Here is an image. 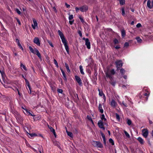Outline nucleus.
Returning <instances> with one entry per match:
<instances>
[{"instance_id": "nucleus-47", "label": "nucleus", "mask_w": 153, "mask_h": 153, "mask_svg": "<svg viewBox=\"0 0 153 153\" xmlns=\"http://www.w3.org/2000/svg\"><path fill=\"white\" fill-rule=\"evenodd\" d=\"M62 75H63V78H64V79L65 80H67V78H66V76L65 74L64 73V74H62Z\"/></svg>"}, {"instance_id": "nucleus-34", "label": "nucleus", "mask_w": 153, "mask_h": 153, "mask_svg": "<svg viewBox=\"0 0 153 153\" xmlns=\"http://www.w3.org/2000/svg\"><path fill=\"white\" fill-rule=\"evenodd\" d=\"M47 42L49 43V45L52 47H53V46L52 43V42L49 40H47Z\"/></svg>"}, {"instance_id": "nucleus-40", "label": "nucleus", "mask_w": 153, "mask_h": 153, "mask_svg": "<svg viewBox=\"0 0 153 153\" xmlns=\"http://www.w3.org/2000/svg\"><path fill=\"white\" fill-rule=\"evenodd\" d=\"M57 91L58 92L62 94L63 92V91L62 89H57Z\"/></svg>"}, {"instance_id": "nucleus-42", "label": "nucleus", "mask_w": 153, "mask_h": 153, "mask_svg": "<svg viewBox=\"0 0 153 153\" xmlns=\"http://www.w3.org/2000/svg\"><path fill=\"white\" fill-rule=\"evenodd\" d=\"M65 5L67 8H69L71 7L70 5L69 4H68L67 3H65Z\"/></svg>"}, {"instance_id": "nucleus-31", "label": "nucleus", "mask_w": 153, "mask_h": 153, "mask_svg": "<svg viewBox=\"0 0 153 153\" xmlns=\"http://www.w3.org/2000/svg\"><path fill=\"white\" fill-rule=\"evenodd\" d=\"M131 123L132 122L131 120L129 119H127V123L129 126L131 124Z\"/></svg>"}, {"instance_id": "nucleus-55", "label": "nucleus", "mask_w": 153, "mask_h": 153, "mask_svg": "<svg viewBox=\"0 0 153 153\" xmlns=\"http://www.w3.org/2000/svg\"><path fill=\"white\" fill-rule=\"evenodd\" d=\"M78 33L79 34V36L81 37H82V33L80 31V30L78 32Z\"/></svg>"}, {"instance_id": "nucleus-46", "label": "nucleus", "mask_w": 153, "mask_h": 153, "mask_svg": "<svg viewBox=\"0 0 153 153\" xmlns=\"http://www.w3.org/2000/svg\"><path fill=\"white\" fill-rule=\"evenodd\" d=\"M129 45V44L127 42L125 43L124 45V47H127Z\"/></svg>"}, {"instance_id": "nucleus-36", "label": "nucleus", "mask_w": 153, "mask_h": 153, "mask_svg": "<svg viewBox=\"0 0 153 153\" xmlns=\"http://www.w3.org/2000/svg\"><path fill=\"white\" fill-rule=\"evenodd\" d=\"M73 18H74V17H73V15H69V16L68 17V19L69 20H71L73 19Z\"/></svg>"}, {"instance_id": "nucleus-62", "label": "nucleus", "mask_w": 153, "mask_h": 153, "mask_svg": "<svg viewBox=\"0 0 153 153\" xmlns=\"http://www.w3.org/2000/svg\"><path fill=\"white\" fill-rule=\"evenodd\" d=\"M103 142H104V145H105V146H106V143L105 139V140L103 139Z\"/></svg>"}, {"instance_id": "nucleus-61", "label": "nucleus", "mask_w": 153, "mask_h": 153, "mask_svg": "<svg viewBox=\"0 0 153 153\" xmlns=\"http://www.w3.org/2000/svg\"><path fill=\"white\" fill-rule=\"evenodd\" d=\"M16 42L17 43V44L20 43L18 39H16Z\"/></svg>"}, {"instance_id": "nucleus-43", "label": "nucleus", "mask_w": 153, "mask_h": 153, "mask_svg": "<svg viewBox=\"0 0 153 153\" xmlns=\"http://www.w3.org/2000/svg\"><path fill=\"white\" fill-rule=\"evenodd\" d=\"M79 18L80 19V21H81L82 22H84V20L83 19V18L81 17L80 16H79Z\"/></svg>"}, {"instance_id": "nucleus-57", "label": "nucleus", "mask_w": 153, "mask_h": 153, "mask_svg": "<svg viewBox=\"0 0 153 153\" xmlns=\"http://www.w3.org/2000/svg\"><path fill=\"white\" fill-rule=\"evenodd\" d=\"M16 20L18 23L19 24V25H20L21 24V22L18 19H17V18H16Z\"/></svg>"}, {"instance_id": "nucleus-53", "label": "nucleus", "mask_w": 153, "mask_h": 153, "mask_svg": "<svg viewBox=\"0 0 153 153\" xmlns=\"http://www.w3.org/2000/svg\"><path fill=\"white\" fill-rule=\"evenodd\" d=\"M54 64L57 67H58V63H57L55 59H54Z\"/></svg>"}, {"instance_id": "nucleus-45", "label": "nucleus", "mask_w": 153, "mask_h": 153, "mask_svg": "<svg viewBox=\"0 0 153 153\" xmlns=\"http://www.w3.org/2000/svg\"><path fill=\"white\" fill-rule=\"evenodd\" d=\"M123 106L126 107L128 106V105L127 104L125 103L124 101H123L122 102V106Z\"/></svg>"}, {"instance_id": "nucleus-6", "label": "nucleus", "mask_w": 153, "mask_h": 153, "mask_svg": "<svg viewBox=\"0 0 153 153\" xmlns=\"http://www.w3.org/2000/svg\"><path fill=\"white\" fill-rule=\"evenodd\" d=\"M79 10L82 12H86L88 9V7L86 5H84L79 8Z\"/></svg>"}, {"instance_id": "nucleus-24", "label": "nucleus", "mask_w": 153, "mask_h": 153, "mask_svg": "<svg viewBox=\"0 0 153 153\" xmlns=\"http://www.w3.org/2000/svg\"><path fill=\"white\" fill-rule=\"evenodd\" d=\"M66 132L68 136H69L71 137H73V135L72 132L70 131H66Z\"/></svg>"}, {"instance_id": "nucleus-59", "label": "nucleus", "mask_w": 153, "mask_h": 153, "mask_svg": "<svg viewBox=\"0 0 153 153\" xmlns=\"http://www.w3.org/2000/svg\"><path fill=\"white\" fill-rule=\"evenodd\" d=\"M75 10H76V12L77 13L78 12L79 10V8L77 7H76L75 8Z\"/></svg>"}, {"instance_id": "nucleus-2", "label": "nucleus", "mask_w": 153, "mask_h": 153, "mask_svg": "<svg viewBox=\"0 0 153 153\" xmlns=\"http://www.w3.org/2000/svg\"><path fill=\"white\" fill-rule=\"evenodd\" d=\"M115 73V71L114 69H112L110 70H108L105 72L106 76L108 77L110 79H112L111 75H114Z\"/></svg>"}, {"instance_id": "nucleus-30", "label": "nucleus", "mask_w": 153, "mask_h": 153, "mask_svg": "<svg viewBox=\"0 0 153 153\" xmlns=\"http://www.w3.org/2000/svg\"><path fill=\"white\" fill-rule=\"evenodd\" d=\"M136 39L137 41L138 42L141 43L142 41V39L139 37H137L136 38Z\"/></svg>"}, {"instance_id": "nucleus-33", "label": "nucleus", "mask_w": 153, "mask_h": 153, "mask_svg": "<svg viewBox=\"0 0 153 153\" xmlns=\"http://www.w3.org/2000/svg\"><path fill=\"white\" fill-rule=\"evenodd\" d=\"M122 15L123 16H124L125 15L124 9L122 8L121 10Z\"/></svg>"}, {"instance_id": "nucleus-60", "label": "nucleus", "mask_w": 153, "mask_h": 153, "mask_svg": "<svg viewBox=\"0 0 153 153\" xmlns=\"http://www.w3.org/2000/svg\"><path fill=\"white\" fill-rule=\"evenodd\" d=\"M13 87L14 88H11L13 89V90L14 91H17V90L16 89V88H17L16 87H15V86H13ZM11 88V87L10 88Z\"/></svg>"}, {"instance_id": "nucleus-32", "label": "nucleus", "mask_w": 153, "mask_h": 153, "mask_svg": "<svg viewBox=\"0 0 153 153\" xmlns=\"http://www.w3.org/2000/svg\"><path fill=\"white\" fill-rule=\"evenodd\" d=\"M109 142L112 145H114V141L111 138H110L109 139Z\"/></svg>"}, {"instance_id": "nucleus-14", "label": "nucleus", "mask_w": 153, "mask_h": 153, "mask_svg": "<svg viewBox=\"0 0 153 153\" xmlns=\"http://www.w3.org/2000/svg\"><path fill=\"white\" fill-rule=\"evenodd\" d=\"M99 92V95L100 96H103V98L105 101L106 100V97L105 95L104 94L103 92L101 91L100 89H98Z\"/></svg>"}, {"instance_id": "nucleus-15", "label": "nucleus", "mask_w": 153, "mask_h": 153, "mask_svg": "<svg viewBox=\"0 0 153 153\" xmlns=\"http://www.w3.org/2000/svg\"><path fill=\"white\" fill-rule=\"evenodd\" d=\"M98 125L100 128H102L103 130L105 129V128L103 126V123L101 120H100L99 121L98 123Z\"/></svg>"}, {"instance_id": "nucleus-19", "label": "nucleus", "mask_w": 153, "mask_h": 153, "mask_svg": "<svg viewBox=\"0 0 153 153\" xmlns=\"http://www.w3.org/2000/svg\"><path fill=\"white\" fill-rule=\"evenodd\" d=\"M99 109L100 111V112L101 113H102L103 112V110L102 109V106L101 104H99Z\"/></svg>"}, {"instance_id": "nucleus-16", "label": "nucleus", "mask_w": 153, "mask_h": 153, "mask_svg": "<svg viewBox=\"0 0 153 153\" xmlns=\"http://www.w3.org/2000/svg\"><path fill=\"white\" fill-rule=\"evenodd\" d=\"M48 127L50 129V131L53 133L54 136L56 137V132H55V130L52 127H51V126H49V125H48Z\"/></svg>"}, {"instance_id": "nucleus-58", "label": "nucleus", "mask_w": 153, "mask_h": 153, "mask_svg": "<svg viewBox=\"0 0 153 153\" xmlns=\"http://www.w3.org/2000/svg\"><path fill=\"white\" fill-rule=\"evenodd\" d=\"M16 89L17 91H18V93L19 96L21 95V94L19 92V90L18 88H16Z\"/></svg>"}, {"instance_id": "nucleus-18", "label": "nucleus", "mask_w": 153, "mask_h": 153, "mask_svg": "<svg viewBox=\"0 0 153 153\" xmlns=\"http://www.w3.org/2000/svg\"><path fill=\"white\" fill-rule=\"evenodd\" d=\"M137 140L140 143V144H143L144 143V141L143 139L141 137H139L137 139Z\"/></svg>"}, {"instance_id": "nucleus-39", "label": "nucleus", "mask_w": 153, "mask_h": 153, "mask_svg": "<svg viewBox=\"0 0 153 153\" xmlns=\"http://www.w3.org/2000/svg\"><path fill=\"white\" fill-rule=\"evenodd\" d=\"M124 132L125 134L127 137H130L129 134L126 131H124Z\"/></svg>"}, {"instance_id": "nucleus-56", "label": "nucleus", "mask_w": 153, "mask_h": 153, "mask_svg": "<svg viewBox=\"0 0 153 153\" xmlns=\"http://www.w3.org/2000/svg\"><path fill=\"white\" fill-rule=\"evenodd\" d=\"M30 135L31 137L35 136H36V134L35 133H32L30 134Z\"/></svg>"}, {"instance_id": "nucleus-21", "label": "nucleus", "mask_w": 153, "mask_h": 153, "mask_svg": "<svg viewBox=\"0 0 153 153\" xmlns=\"http://www.w3.org/2000/svg\"><path fill=\"white\" fill-rule=\"evenodd\" d=\"M25 111L27 113L29 114V115L32 116H35V115L33 114V113L32 112H30V111H28L27 109H26Z\"/></svg>"}, {"instance_id": "nucleus-35", "label": "nucleus", "mask_w": 153, "mask_h": 153, "mask_svg": "<svg viewBox=\"0 0 153 153\" xmlns=\"http://www.w3.org/2000/svg\"><path fill=\"white\" fill-rule=\"evenodd\" d=\"M112 79H113V78L112 79H110L111 80V81L110 82L111 84L112 85L114 86L115 85L116 82H113V81H112Z\"/></svg>"}, {"instance_id": "nucleus-23", "label": "nucleus", "mask_w": 153, "mask_h": 153, "mask_svg": "<svg viewBox=\"0 0 153 153\" xmlns=\"http://www.w3.org/2000/svg\"><path fill=\"white\" fill-rule=\"evenodd\" d=\"M65 67L67 69V71L69 73L70 72L68 65L66 63H65Z\"/></svg>"}, {"instance_id": "nucleus-50", "label": "nucleus", "mask_w": 153, "mask_h": 153, "mask_svg": "<svg viewBox=\"0 0 153 153\" xmlns=\"http://www.w3.org/2000/svg\"><path fill=\"white\" fill-rule=\"evenodd\" d=\"M74 22V20H69V23L71 25H72L73 23Z\"/></svg>"}, {"instance_id": "nucleus-64", "label": "nucleus", "mask_w": 153, "mask_h": 153, "mask_svg": "<svg viewBox=\"0 0 153 153\" xmlns=\"http://www.w3.org/2000/svg\"><path fill=\"white\" fill-rule=\"evenodd\" d=\"M115 48L116 49H118L120 48V47L119 46H117L115 47Z\"/></svg>"}, {"instance_id": "nucleus-22", "label": "nucleus", "mask_w": 153, "mask_h": 153, "mask_svg": "<svg viewBox=\"0 0 153 153\" xmlns=\"http://www.w3.org/2000/svg\"><path fill=\"white\" fill-rule=\"evenodd\" d=\"M35 54H36L40 59L41 58V54L38 50L36 51V53Z\"/></svg>"}, {"instance_id": "nucleus-38", "label": "nucleus", "mask_w": 153, "mask_h": 153, "mask_svg": "<svg viewBox=\"0 0 153 153\" xmlns=\"http://www.w3.org/2000/svg\"><path fill=\"white\" fill-rule=\"evenodd\" d=\"M120 72L122 74H124L125 72V71L123 69H121L120 70Z\"/></svg>"}, {"instance_id": "nucleus-13", "label": "nucleus", "mask_w": 153, "mask_h": 153, "mask_svg": "<svg viewBox=\"0 0 153 153\" xmlns=\"http://www.w3.org/2000/svg\"><path fill=\"white\" fill-rule=\"evenodd\" d=\"M86 41L85 42V44L87 46V48L88 49H90L91 47H90V42H89V41L88 39L86 38Z\"/></svg>"}, {"instance_id": "nucleus-4", "label": "nucleus", "mask_w": 153, "mask_h": 153, "mask_svg": "<svg viewBox=\"0 0 153 153\" xmlns=\"http://www.w3.org/2000/svg\"><path fill=\"white\" fill-rule=\"evenodd\" d=\"M33 24H32L31 26L33 29L34 30L38 28V24L37 21L35 19H33Z\"/></svg>"}, {"instance_id": "nucleus-37", "label": "nucleus", "mask_w": 153, "mask_h": 153, "mask_svg": "<svg viewBox=\"0 0 153 153\" xmlns=\"http://www.w3.org/2000/svg\"><path fill=\"white\" fill-rule=\"evenodd\" d=\"M121 34L122 36L124 37L125 36L126 34L124 30H122L121 31Z\"/></svg>"}, {"instance_id": "nucleus-9", "label": "nucleus", "mask_w": 153, "mask_h": 153, "mask_svg": "<svg viewBox=\"0 0 153 153\" xmlns=\"http://www.w3.org/2000/svg\"><path fill=\"white\" fill-rule=\"evenodd\" d=\"M110 105L113 108L116 107L117 105V103L114 100H111L110 103Z\"/></svg>"}, {"instance_id": "nucleus-1", "label": "nucleus", "mask_w": 153, "mask_h": 153, "mask_svg": "<svg viewBox=\"0 0 153 153\" xmlns=\"http://www.w3.org/2000/svg\"><path fill=\"white\" fill-rule=\"evenodd\" d=\"M58 33L59 36H60V37L62 40L63 43L64 45L65 48V49L67 53H68L69 54V47L67 44V40L65 39L64 35L62 33V32H61L60 30H58Z\"/></svg>"}, {"instance_id": "nucleus-49", "label": "nucleus", "mask_w": 153, "mask_h": 153, "mask_svg": "<svg viewBox=\"0 0 153 153\" xmlns=\"http://www.w3.org/2000/svg\"><path fill=\"white\" fill-rule=\"evenodd\" d=\"M114 42L115 44H118V41L116 39H114Z\"/></svg>"}, {"instance_id": "nucleus-12", "label": "nucleus", "mask_w": 153, "mask_h": 153, "mask_svg": "<svg viewBox=\"0 0 153 153\" xmlns=\"http://www.w3.org/2000/svg\"><path fill=\"white\" fill-rule=\"evenodd\" d=\"M0 73L3 79V80L4 82V83H6V80H5V74H4V73L1 71V70H0Z\"/></svg>"}, {"instance_id": "nucleus-41", "label": "nucleus", "mask_w": 153, "mask_h": 153, "mask_svg": "<svg viewBox=\"0 0 153 153\" xmlns=\"http://www.w3.org/2000/svg\"><path fill=\"white\" fill-rule=\"evenodd\" d=\"M15 11L16 12L19 14H20L21 13V12L18 9H15Z\"/></svg>"}, {"instance_id": "nucleus-7", "label": "nucleus", "mask_w": 153, "mask_h": 153, "mask_svg": "<svg viewBox=\"0 0 153 153\" xmlns=\"http://www.w3.org/2000/svg\"><path fill=\"white\" fill-rule=\"evenodd\" d=\"M117 69L121 68L123 65V63L121 61H117L115 62Z\"/></svg>"}, {"instance_id": "nucleus-3", "label": "nucleus", "mask_w": 153, "mask_h": 153, "mask_svg": "<svg viewBox=\"0 0 153 153\" xmlns=\"http://www.w3.org/2000/svg\"><path fill=\"white\" fill-rule=\"evenodd\" d=\"M91 143L94 147L100 148H102L103 147L102 144L99 141H93L91 142Z\"/></svg>"}, {"instance_id": "nucleus-27", "label": "nucleus", "mask_w": 153, "mask_h": 153, "mask_svg": "<svg viewBox=\"0 0 153 153\" xmlns=\"http://www.w3.org/2000/svg\"><path fill=\"white\" fill-rule=\"evenodd\" d=\"M101 120L103 121H105L106 120V119L105 118V116L103 114L102 115L101 117Z\"/></svg>"}, {"instance_id": "nucleus-11", "label": "nucleus", "mask_w": 153, "mask_h": 153, "mask_svg": "<svg viewBox=\"0 0 153 153\" xmlns=\"http://www.w3.org/2000/svg\"><path fill=\"white\" fill-rule=\"evenodd\" d=\"M147 7L149 9H151L153 7V5L152 4L151 1L150 0L147 1Z\"/></svg>"}, {"instance_id": "nucleus-17", "label": "nucleus", "mask_w": 153, "mask_h": 153, "mask_svg": "<svg viewBox=\"0 0 153 153\" xmlns=\"http://www.w3.org/2000/svg\"><path fill=\"white\" fill-rule=\"evenodd\" d=\"M29 49L30 50V51L31 52L34 54L36 53V51L38 50L36 48L33 49L31 46L29 47Z\"/></svg>"}, {"instance_id": "nucleus-48", "label": "nucleus", "mask_w": 153, "mask_h": 153, "mask_svg": "<svg viewBox=\"0 0 153 153\" xmlns=\"http://www.w3.org/2000/svg\"><path fill=\"white\" fill-rule=\"evenodd\" d=\"M18 45L20 49H21L22 50H23V49L22 47V46H21V45L20 44V43H19V44H18Z\"/></svg>"}, {"instance_id": "nucleus-28", "label": "nucleus", "mask_w": 153, "mask_h": 153, "mask_svg": "<svg viewBox=\"0 0 153 153\" xmlns=\"http://www.w3.org/2000/svg\"><path fill=\"white\" fill-rule=\"evenodd\" d=\"M120 4L121 5H123L125 4V0H120L119 1Z\"/></svg>"}, {"instance_id": "nucleus-5", "label": "nucleus", "mask_w": 153, "mask_h": 153, "mask_svg": "<svg viewBox=\"0 0 153 153\" xmlns=\"http://www.w3.org/2000/svg\"><path fill=\"white\" fill-rule=\"evenodd\" d=\"M142 135L145 138H146L148 135V131L146 128H144L142 130Z\"/></svg>"}, {"instance_id": "nucleus-44", "label": "nucleus", "mask_w": 153, "mask_h": 153, "mask_svg": "<svg viewBox=\"0 0 153 153\" xmlns=\"http://www.w3.org/2000/svg\"><path fill=\"white\" fill-rule=\"evenodd\" d=\"M1 82L5 88H11L10 87L8 86L7 85H6L5 84H4L2 82H1Z\"/></svg>"}, {"instance_id": "nucleus-20", "label": "nucleus", "mask_w": 153, "mask_h": 153, "mask_svg": "<svg viewBox=\"0 0 153 153\" xmlns=\"http://www.w3.org/2000/svg\"><path fill=\"white\" fill-rule=\"evenodd\" d=\"M80 71L81 73L83 75L84 74V73L83 71V69L82 66V65H80L79 66Z\"/></svg>"}, {"instance_id": "nucleus-25", "label": "nucleus", "mask_w": 153, "mask_h": 153, "mask_svg": "<svg viewBox=\"0 0 153 153\" xmlns=\"http://www.w3.org/2000/svg\"><path fill=\"white\" fill-rule=\"evenodd\" d=\"M25 80L26 82V84L27 85V87L29 88V89L30 90V86L28 82L26 79H25Z\"/></svg>"}, {"instance_id": "nucleus-10", "label": "nucleus", "mask_w": 153, "mask_h": 153, "mask_svg": "<svg viewBox=\"0 0 153 153\" xmlns=\"http://www.w3.org/2000/svg\"><path fill=\"white\" fill-rule=\"evenodd\" d=\"M33 42L38 45L39 46L40 45L39 40L37 37H35L33 39Z\"/></svg>"}, {"instance_id": "nucleus-29", "label": "nucleus", "mask_w": 153, "mask_h": 153, "mask_svg": "<svg viewBox=\"0 0 153 153\" xmlns=\"http://www.w3.org/2000/svg\"><path fill=\"white\" fill-rule=\"evenodd\" d=\"M21 67H22L23 69L27 71V68L25 67V66L23 65L22 63H21Z\"/></svg>"}, {"instance_id": "nucleus-63", "label": "nucleus", "mask_w": 153, "mask_h": 153, "mask_svg": "<svg viewBox=\"0 0 153 153\" xmlns=\"http://www.w3.org/2000/svg\"><path fill=\"white\" fill-rule=\"evenodd\" d=\"M61 69V71L62 72V74L65 73L64 71H63V70L62 69Z\"/></svg>"}, {"instance_id": "nucleus-52", "label": "nucleus", "mask_w": 153, "mask_h": 153, "mask_svg": "<svg viewBox=\"0 0 153 153\" xmlns=\"http://www.w3.org/2000/svg\"><path fill=\"white\" fill-rule=\"evenodd\" d=\"M142 26L141 25L140 23H138L137 24L136 27L137 28H139L141 27Z\"/></svg>"}, {"instance_id": "nucleus-26", "label": "nucleus", "mask_w": 153, "mask_h": 153, "mask_svg": "<svg viewBox=\"0 0 153 153\" xmlns=\"http://www.w3.org/2000/svg\"><path fill=\"white\" fill-rule=\"evenodd\" d=\"M116 115L117 120L118 122H119L120 119L119 115L117 114L116 113Z\"/></svg>"}, {"instance_id": "nucleus-8", "label": "nucleus", "mask_w": 153, "mask_h": 153, "mask_svg": "<svg viewBox=\"0 0 153 153\" xmlns=\"http://www.w3.org/2000/svg\"><path fill=\"white\" fill-rule=\"evenodd\" d=\"M76 80L79 85H81L82 84V80L80 78L77 76H75Z\"/></svg>"}, {"instance_id": "nucleus-54", "label": "nucleus", "mask_w": 153, "mask_h": 153, "mask_svg": "<svg viewBox=\"0 0 153 153\" xmlns=\"http://www.w3.org/2000/svg\"><path fill=\"white\" fill-rule=\"evenodd\" d=\"M101 134L103 140H105V137L104 134L102 133H101Z\"/></svg>"}, {"instance_id": "nucleus-51", "label": "nucleus", "mask_w": 153, "mask_h": 153, "mask_svg": "<svg viewBox=\"0 0 153 153\" xmlns=\"http://www.w3.org/2000/svg\"><path fill=\"white\" fill-rule=\"evenodd\" d=\"M87 118L89 120H91L92 123H93L91 117L89 116H87Z\"/></svg>"}]
</instances>
